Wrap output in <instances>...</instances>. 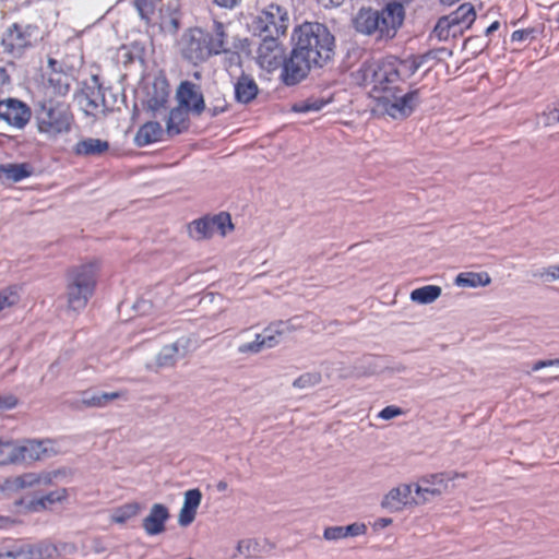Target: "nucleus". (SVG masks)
Segmentation results:
<instances>
[{
	"mask_svg": "<svg viewBox=\"0 0 559 559\" xmlns=\"http://www.w3.org/2000/svg\"><path fill=\"white\" fill-rule=\"evenodd\" d=\"M2 103V100H0V104Z\"/></svg>",
	"mask_w": 559,
	"mask_h": 559,
	"instance_id": "nucleus-55",
	"label": "nucleus"
},
{
	"mask_svg": "<svg viewBox=\"0 0 559 559\" xmlns=\"http://www.w3.org/2000/svg\"><path fill=\"white\" fill-rule=\"evenodd\" d=\"M16 404L15 400L10 404V406H14Z\"/></svg>",
	"mask_w": 559,
	"mask_h": 559,
	"instance_id": "nucleus-53",
	"label": "nucleus"
},
{
	"mask_svg": "<svg viewBox=\"0 0 559 559\" xmlns=\"http://www.w3.org/2000/svg\"><path fill=\"white\" fill-rule=\"evenodd\" d=\"M326 102L319 98H307L304 100H299L294 103L290 106V111L296 114H308V112H317L320 111Z\"/></svg>",
	"mask_w": 559,
	"mask_h": 559,
	"instance_id": "nucleus-31",
	"label": "nucleus"
},
{
	"mask_svg": "<svg viewBox=\"0 0 559 559\" xmlns=\"http://www.w3.org/2000/svg\"><path fill=\"white\" fill-rule=\"evenodd\" d=\"M180 50L185 59L200 64L224 50L223 35H213L201 28H189L181 37Z\"/></svg>",
	"mask_w": 559,
	"mask_h": 559,
	"instance_id": "nucleus-6",
	"label": "nucleus"
},
{
	"mask_svg": "<svg viewBox=\"0 0 559 559\" xmlns=\"http://www.w3.org/2000/svg\"><path fill=\"white\" fill-rule=\"evenodd\" d=\"M189 111L181 107H176L170 110L167 120V133L169 135H177L189 127Z\"/></svg>",
	"mask_w": 559,
	"mask_h": 559,
	"instance_id": "nucleus-28",
	"label": "nucleus"
},
{
	"mask_svg": "<svg viewBox=\"0 0 559 559\" xmlns=\"http://www.w3.org/2000/svg\"><path fill=\"white\" fill-rule=\"evenodd\" d=\"M295 328L290 321H275L254 333V337L247 344V352L261 353L276 347L285 336L294 332Z\"/></svg>",
	"mask_w": 559,
	"mask_h": 559,
	"instance_id": "nucleus-11",
	"label": "nucleus"
},
{
	"mask_svg": "<svg viewBox=\"0 0 559 559\" xmlns=\"http://www.w3.org/2000/svg\"><path fill=\"white\" fill-rule=\"evenodd\" d=\"M403 414H404V411L401 407L394 406V405H389V406L384 407L382 411H380V413L378 414V417L382 420H391V419L396 418Z\"/></svg>",
	"mask_w": 559,
	"mask_h": 559,
	"instance_id": "nucleus-40",
	"label": "nucleus"
},
{
	"mask_svg": "<svg viewBox=\"0 0 559 559\" xmlns=\"http://www.w3.org/2000/svg\"><path fill=\"white\" fill-rule=\"evenodd\" d=\"M499 28V22L498 21H495L487 29H486V34H490L495 31H497Z\"/></svg>",
	"mask_w": 559,
	"mask_h": 559,
	"instance_id": "nucleus-49",
	"label": "nucleus"
},
{
	"mask_svg": "<svg viewBox=\"0 0 559 559\" xmlns=\"http://www.w3.org/2000/svg\"><path fill=\"white\" fill-rule=\"evenodd\" d=\"M380 508L388 513H402L415 509L407 481L390 487L380 499Z\"/></svg>",
	"mask_w": 559,
	"mask_h": 559,
	"instance_id": "nucleus-15",
	"label": "nucleus"
},
{
	"mask_svg": "<svg viewBox=\"0 0 559 559\" xmlns=\"http://www.w3.org/2000/svg\"><path fill=\"white\" fill-rule=\"evenodd\" d=\"M100 273L97 260L70 267L67 271L66 297L68 308L73 311L84 309L93 297Z\"/></svg>",
	"mask_w": 559,
	"mask_h": 559,
	"instance_id": "nucleus-4",
	"label": "nucleus"
},
{
	"mask_svg": "<svg viewBox=\"0 0 559 559\" xmlns=\"http://www.w3.org/2000/svg\"><path fill=\"white\" fill-rule=\"evenodd\" d=\"M343 527L346 538L364 536L367 534V525L362 522H354Z\"/></svg>",
	"mask_w": 559,
	"mask_h": 559,
	"instance_id": "nucleus-39",
	"label": "nucleus"
},
{
	"mask_svg": "<svg viewBox=\"0 0 559 559\" xmlns=\"http://www.w3.org/2000/svg\"><path fill=\"white\" fill-rule=\"evenodd\" d=\"M413 66L395 58L370 60L356 72L358 84L368 88L378 108L394 119L407 117L415 109L418 95L409 91L406 79Z\"/></svg>",
	"mask_w": 559,
	"mask_h": 559,
	"instance_id": "nucleus-1",
	"label": "nucleus"
},
{
	"mask_svg": "<svg viewBox=\"0 0 559 559\" xmlns=\"http://www.w3.org/2000/svg\"><path fill=\"white\" fill-rule=\"evenodd\" d=\"M162 0H134V7L147 24H164Z\"/></svg>",
	"mask_w": 559,
	"mask_h": 559,
	"instance_id": "nucleus-23",
	"label": "nucleus"
},
{
	"mask_svg": "<svg viewBox=\"0 0 559 559\" xmlns=\"http://www.w3.org/2000/svg\"><path fill=\"white\" fill-rule=\"evenodd\" d=\"M140 512V504L136 502L127 503L116 509L112 514V521L116 523H124L134 518Z\"/></svg>",
	"mask_w": 559,
	"mask_h": 559,
	"instance_id": "nucleus-33",
	"label": "nucleus"
},
{
	"mask_svg": "<svg viewBox=\"0 0 559 559\" xmlns=\"http://www.w3.org/2000/svg\"><path fill=\"white\" fill-rule=\"evenodd\" d=\"M170 514L166 506L162 503H155L152 506L150 513L143 520V528L150 536L158 535L166 530V522Z\"/></svg>",
	"mask_w": 559,
	"mask_h": 559,
	"instance_id": "nucleus-20",
	"label": "nucleus"
},
{
	"mask_svg": "<svg viewBox=\"0 0 559 559\" xmlns=\"http://www.w3.org/2000/svg\"><path fill=\"white\" fill-rule=\"evenodd\" d=\"M288 22V13L284 8L277 4H270L257 17L254 27L260 34H265V37L278 39L280 36L286 33Z\"/></svg>",
	"mask_w": 559,
	"mask_h": 559,
	"instance_id": "nucleus-12",
	"label": "nucleus"
},
{
	"mask_svg": "<svg viewBox=\"0 0 559 559\" xmlns=\"http://www.w3.org/2000/svg\"><path fill=\"white\" fill-rule=\"evenodd\" d=\"M122 396L120 392L103 393L100 395H93L82 400V404L86 407H105L110 401L117 400Z\"/></svg>",
	"mask_w": 559,
	"mask_h": 559,
	"instance_id": "nucleus-34",
	"label": "nucleus"
},
{
	"mask_svg": "<svg viewBox=\"0 0 559 559\" xmlns=\"http://www.w3.org/2000/svg\"><path fill=\"white\" fill-rule=\"evenodd\" d=\"M442 288L438 285H425L415 288L409 294V299L416 305H430L441 297Z\"/></svg>",
	"mask_w": 559,
	"mask_h": 559,
	"instance_id": "nucleus-27",
	"label": "nucleus"
},
{
	"mask_svg": "<svg viewBox=\"0 0 559 559\" xmlns=\"http://www.w3.org/2000/svg\"><path fill=\"white\" fill-rule=\"evenodd\" d=\"M491 284L490 275L483 272L467 271L459 273L454 278V285L460 288H478Z\"/></svg>",
	"mask_w": 559,
	"mask_h": 559,
	"instance_id": "nucleus-25",
	"label": "nucleus"
},
{
	"mask_svg": "<svg viewBox=\"0 0 559 559\" xmlns=\"http://www.w3.org/2000/svg\"><path fill=\"white\" fill-rule=\"evenodd\" d=\"M538 276L545 282H559V262L542 269Z\"/></svg>",
	"mask_w": 559,
	"mask_h": 559,
	"instance_id": "nucleus-38",
	"label": "nucleus"
},
{
	"mask_svg": "<svg viewBox=\"0 0 559 559\" xmlns=\"http://www.w3.org/2000/svg\"><path fill=\"white\" fill-rule=\"evenodd\" d=\"M530 32L524 29H519L512 33V40L513 41H521L524 40L528 36Z\"/></svg>",
	"mask_w": 559,
	"mask_h": 559,
	"instance_id": "nucleus-46",
	"label": "nucleus"
},
{
	"mask_svg": "<svg viewBox=\"0 0 559 559\" xmlns=\"http://www.w3.org/2000/svg\"><path fill=\"white\" fill-rule=\"evenodd\" d=\"M465 474L455 471L425 474L407 481L414 507L420 508L441 498L456 487L459 480L465 479Z\"/></svg>",
	"mask_w": 559,
	"mask_h": 559,
	"instance_id": "nucleus-5",
	"label": "nucleus"
},
{
	"mask_svg": "<svg viewBox=\"0 0 559 559\" xmlns=\"http://www.w3.org/2000/svg\"><path fill=\"white\" fill-rule=\"evenodd\" d=\"M50 440L27 439L22 443L17 442L19 464L33 463L51 456L53 450Z\"/></svg>",
	"mask_w": 559,
	"mask_h": 559,
	"instance_id": "nucleus-19",
	"label": "nucleus"
},
{
	"mask_svg": "<svg viewBox=\"0 0 559 559\" xmlns=\"http://www.w3.org/2000/svg\"><path fill=\"white\" fill-rule=\"evenodd\" d=\"M476 20V12L472 4L463 3L455 11L438 20L433 35L441 41L462 36Z\"/></svg>",
	"mask_w": 559,
	"mask_h": 559,
	"instance_id": "nucleus-7",
	"label": "nucleus"
},
{
	"mask_svg": "<svg viewBox=\"0 0 559 559\" xmlns=\"http://www.w3.org/2000/svg\"><path fill=\"white\" fill-rule=\"evenodd\" d=\"M48 63L50 72L45 85V96L51 99L63 98L70 92L73 78L70 73L57 69V60L50 58Z\"/></svg>",
	"mask_w": 559,
	"mask_h": 559,
	"instance_id": "nucleus-16",
	"label": "nucleus"
},
{
	"mask_svg": "<svg viewBox=\"0 0 559 559\" xmlns=\"http://www.w3.org/2000/svg\"><path fill=\"white\" fill-rule=\"evenodd\" d=\"M236 95L239 99H241V95L245 94V76L241 75L235 86Z\"/></svg>",
	"mask_w": 559,
	"mask_h": 559,
	"instance_id": "nucleus-45",
	"label": "nucleus"
},
{
	"mask_svg": "<svg viewBox=\"0 0 559 559\" xmlns=\"http://www.w3.org/2000/svg\"><path fill=\"white\" fill-rule=\"evenodd\" d=\"M109 150V143L105 140L87 138L79 141L73 152L80 156L102 155Z\"/></svg>",
	"mask_w": 559,
	"mask_h": 559,
	"instance_id": "nucleus-26",
	"label": "nucleus"
},
{
	"mask_svg": "<svg viewBox=\"0 0 559 559\" xmlns=\"http://www.w3.org/2000/svg\"><path fill=\"white\" fill-rule=\"evenodd\" d=\"M22 503H23V500H22V499L16 500V501L14 502V504H15L16 507L22 506Z\"/></svg>",
	"mask_w": 559,
	"mask_h": 559,
	"instance_id": "nucleus-52",
	"label": "nucleus"
},
{
	"mask_svg": "<svg viewBox=\"0 0 559 559\" xmlns=\"http://www.w3.org/2000/svg\"><path fill=\"white\" fill-rule=\"evenodd\" d=\"M269 546H270V544L266 543L265 540H263L262 545H260V543L258 540L253 539V540H250V543L248 545V549L251 550L254 555H259L262 551L270 548Z\"/></svg>",
	"mask_w": 559,
	"mask_h": 559,
	"instance_id": "nucleus-43",
	"label": "nucleus"
},
{
	"mask_svg": "<svg viewBox=\"0 0 559 559\" xmlns=\"http://www.w3.org/2000/svg\"><path fill=\"white\" fill-rule=\"evenodd\" d=\"M72 114L64 102L45 98L39 116V128L43 132L58 134L71 129Z\"/></svg>",
	"mask_w": 559,
	"mask_h": 559,
	"instance_id": "nucleus-8",
	"label": "nucleus"
},
{
	"mask_svg": "<svg viewBox=\"0 0 559 559\" xmlns=\"http://www.w3.org/2000/svg\"><path fill=\"white\" fill-rule=\"evenodd\" d=\"M57 476V472L24 473L19 476L5 478L0 483V497H10L26 488L44 485L49 486Z\"/></svg>",
	"mask_w": 559,
	"mask_h": 559,
	"instance_id": "nucleus-14",
	"label": "nucleus"
},
{
	"mask_svg": "<svg viewBox=\"0 0 559 559\" xmlns=\"http://www.w3.org/2000/svg\"><path fill=\"white\" fill-rule=\"evenodd\" d=\"M393 525V519L389 516H381L374 520L372 523V530L376 532L383 531Z\"/></svg>",
	"mask_w": 559,
	"mask_h": 559,
	"instance_id": "nucleus-42",
	"label": "nucleus"
},
{
	"mask_svg": "<svg viewBox=\"0 0 559 559\" xmlns=\"http://www.w3.org/2000/svg\"><path fill=\"white\" fill-rule=\"evenodd\" d=\"M239 0H215V2L225 8H233Z\"/></svg>",
	"mask_w": 559,
	"mask_h": 559,
	"instance_id": "nucleus-48",
	"label": "nucleus"
},
{
	"mask_svg": "<svg viewBox=\"0 0 559 559\" xmlns=\"http://www.w3.org/2000/svg\"><path fill=\"white\" fill-rule=\"evenodd\" d=\"M40 39V29L37 25L14 23L3 34L1 44L7 53L21 57Z\"/></svg>",
	"mask_w": 559,
	"mask_h": 559,
	"instance_id": "nucleus-9",
	"label": "nucleus"
},
{
	"mask_svg": "<svg viewBox=\"0 0 559 559\" xmlns=\"http://www.w3.org/2000/svg\"><path fill=\"white\" fill-rule=\"evenodd\" d=\"M285 59V46L276 38L264 37L257 50L255 61L258 66L262 70L271 73L278 70L281 67L284 68L287 62Z\"/></svg>",
	"mask_w": 559,
	"mask_h": 559,
	"instance_id": "nucleus-13",
	"label": "nucleus"
},
{
	"mask_svg": "<svg viewBox=\"0 0 559 559\" xmlns=\"http://www.w3.org/2000/svg\"><path fill=\"white\" fill-rule=\"evenodd\" d=\"M67 498V490L64 488L58 489L43 496L41 498L32 500L25 509L31 512H38L52 506L56 502H60Z\"/></svg>",
	"mask_w": 559,
	"mask_h": 559,
	"instance_id": "nucleus-29",
	"label": "nucleus"
},
{
	"mask_svg": "<svg viewBox=\"0 0 559 559\" xmlns=\"http://www.w3.org/2000/svg\"><path fill=\"white\" fill-rule=\"evenodd\" d=\"M322 536L325 542H338L346 538L344 527L341 525L325 527Z\"/></svg>",
	"mask_w": 559,
	"mask_h": 559,
	"instance_id": "nucleus-37",
	"label": "nucleus"
},
{
	"mask_svg": "<svg viewBox=\"0 0 559 559\" xmlns=\"http://www.w3.org/2000/svg\"><path fill=\"white\" fill-rule=\"evenodd\" d=\"M31 115L29 107L16 98H8L0 104V119L15 128H23Z\"/></svg>",
	"mask_w": 559,
	"mask_h": 559,
	"instance_id": "nucleus-17",
	"label": "nucleus"
},
{
	"mask_svg": "<svg viewBox=\"0 0 559 559\" xmlns=\"http://www.w3.org/2000/svg\"><path fill=\"white\" fill-rule=\"evenodd\" d=\"M544 368H559V359H545L535 361L532 366V370L537 372Z\"/></svg>",
	"mask_w": 559,
	"mask_h": 559,
	"instance_id": "nucleus-41",
	"label": "nucleus"
},
{
	"mask_svg": "<svg viewBox=\"0 0 559 559\" xmlns=\"http://www.w3.org/2000/svg\"><path fill=\"white\" fill-rule=\"evenodd\" d=\"M20 292L16 286H8L0 290V312L20 302Z\"/></svg>",
	"mask_w": 559,
	"mask_h": 559,
	"instance_id": "nucleus-32",
	"label": "nucleus"
},
{
	"mask_svg": "<svg viewBox=\"0 0 559 559\" xmlns=\"http://www.w3.org/2000/svg\"><path fill=\"white\" fill-rule=\"evenodd\" d=\"M177 99L179 107L195 115H201L205 109L204 98L199 86L190 81L180 83L177 88Z\"/></svg>",
	"mask_w": 559,
	"mask_h": 559,
	"instance_id": "nucleus-18",
	"label": "nucleus"
},
{
	"mask_svg": "<svg viewBox=\"0 0 559 559\" xmlns=\"http://www.w3.org/2000/svg\"><path fill=\"white\" fill-rule=\"evenodd\" d=\"M405 19L404 7L400 2H389L381 11L361 8L353 20L357 32L365 35L377 34L380 39L393 38Z\"/></svg>",
	"mask_w": 559,
	"mask_h": 559,
	"instance_id": "nucleus-3",
	"label": "nucleus"
},
{
	"mask_svg": "<svg viewBox=\"0 0 559 559\" xmlns=\"http://www.w3.org/2000/svg\"><path fill=\"white\" fill-rule=\"evenodd\" d=\"M24 551L22 549L19 551H7L5 554H0V559L3 558L4 556L11 557L13 559H19L20 557H22Z\"/></svg>",
	"mask_w": 559,
	"mask_h": 559,
	"instance_id": "nucleus-47",
	"label": "nucleus"
},
{
	"mask_svg": "<svg viewBox=\"0 0 559 559\" xmlns=\"http://www.w3.org/2000/svg\"><path fill=\"white\" fill-rule=\"evenodd\" d=\"M329 2L334 7H338L344 2V0H329Z\"/></svg>",
	"mask_w": 559,
	"mask_h": 559,
	"instance_id": "nucleus-50",
	"label": "nucleus"
},
{
	"mask_svg": "<svg viewBox=\"0 0 559 559\" xmlns=\"http://www.w3.org/2000/svg\"><path fill=\"white\" fill-rule=\"evenodd\" d=\"M321 374L318 372H307L299 376L294 382L293 385L299 390L311 389L321 383Z\"/></svg>",
	"mask_w": 559,
	"mask_h": 559,
	"instance_id": "nucleus-35",
	"label": "nucleus"
},
{
	"mask_svg": "<svg viewBox=\"0 0 559 559\" xmlns=\"http://www.w3.org/2000/svg\"><path fill=\"white\" fill-rule=\"evenodd\" d=\"M164 129L159 122L148 121L141 126L135 134L134 141L139 146L159 142L163 140Z\"/></svg>",
	"mask_w": 559,
	"mask_h": 559,
	"instance_id": "nucleus-24",
	"label": "nucleus"
},
{
	"mask_svg": "<svg viewBox=\"0 0 559 559\" xmlns=\"http://www.w3.org/2000/svg\"><path fill=\"white\" fill-rule=\"evenodd\" d=\"M34 173V168L28 163H8L0 165V182L11 185L20 182Z\"/></svg>",
	"mask_w": 559,
	"mask_h": 559,
	"instance_id": "nucleus-21",
	"label": "nucleus"
},
{
	"mask_svg": "<svg viewBox=\"0 0 559 559\" xmlns=\"http://www.w3.org/2000/svg\"><path fill=\"white\" fill-rule=\"evenodd\" d=\"M202 493L199 489H190L185 493L183 506L179 512L178 522L181 526H188L195 518L197 509L201 503Z\"/></svg>",
	"mask_w": 559,
	"mask_h": 559,
	"instance_id": "nucleus-22",
	"label": "nucleus"
},
{
	"mask_svg": "<svg viewBox=\"0 0 559 559\" xmlns=\"http://www.w3.org/2000/svg\"><path fill=\"white\" fill-rule=\"evenodd\" d=\"M234 229L230 214L219 212L214 215H205L201 218L192 221L188 225L189 236L194 240L210 239L216 235L225 237L227 233Z\"/></svg>",
	"mask_w": 559,
	"mask_h": 559,
	"instance_id": "nucleus-10",
	"label": "nucleus"
},
{
	"mask_svg": "<svg viewBox=\"0 0 559 559\" xmlns=\"http://www.w3.org/2000/svg\"><path fill=\"white\" fill-rule=\"evenodd\" d=\"M218 489L221 490H224L226 488V484L221 481L218 485H217Z\"/></svg>",
	"mask_w": 559,
	"mask_h": 559,
	"instance_id": "nucleus-51",
	"label": "nucleus"
},
{
	"mask_svg": "<svg viewBox=\"0 0 559 559\" xmlns=\"http://www.w3.org/2000/svg\"><path fill=\"white\" fill-rule=\"evenodd\" d=\"M17 441L0 439V465L19 464Z\"/></svg>",
	"mask_w": 559,
	"mask_h": 559,
	"instance_id": "nucleus-30",
	"label": "nucleus"
},
{
	"mask_svg": "<svg viewBox=\"0 0 559 559\" xmlns=\"http://www.w3.org/2000/svg\"><path fill=\"white\" fill-rule=\"evenodd\" d=\"M259 93L258 86L253 81H247V102L254 99Z\"/></svg>",
	"mask_w": 559,
	"mask_h": 559,
	"instance_id": "nucleus-44",
	"label": "nucleus"
},
{
	"mask_svg": "<svg viewBox=\"0 0 559 559\" xmlns=\"http://www.w3.org/2000/svg\"><path fill=\"white\" fill-rule=\"evenodd\" d=\"M293 50L282 70L286 85L304 80L313 68H322L333 57L334 36L328 27L318 22H304L292 35Z\"/></svg>",
	"mask_w": 559,
	"mask_h": 559,
	"instance_id": "nucleus-2",
	"label": "nucleus"
},
{
	"mask_svg": "<svg viewBox=\"0 0 559 559\" xmlns=\"http://www.w3.org/2000/svg\"><path fill=\"white\" fill-rule=\"evenodd\" d=\"M539 121L548 128L559 123V102L548 106L540 115Z\"/></svg>",
	"mask_w": 559,
	"mask_h": 559,
	"instance_id": "nucleus-36",
	"label": "nucleus"
},
{
	"mask_svg": "<svg viewBox=\"0 0 559 559\" xmlns=\"http://www.w3.org/2000/svg\"><path fill=\"white\" fill-rule=\"evenodd\" d=\"M174 24H175L176 27H178V23H177L176 20H174Z\"/></svg>",
	"mask_w": 559,
	"mask_h": 559,
	"instance_id": "nucleus-54",
	"label": "nucleus"
}]
</instances>
